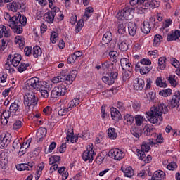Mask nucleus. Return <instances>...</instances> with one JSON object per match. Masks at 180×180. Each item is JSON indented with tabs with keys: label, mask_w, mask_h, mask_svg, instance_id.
Here are the masks:
<instances>
[{
	"label": "nucleus",
	"mask_w": 180,
	"mask_h": 180,
	"mask_svg": "<svg viewBox=\"0 0 180 180\" xmlns=\"http://www.w3.org/2000/svg\"><path fill=\"white\" fill-rule=\"evenodd\" d=\"M8 61H11V64L13 65V67H18L22 61V55L19 53H15L13 55L12 58V55H9L7 58Z\"/></svg>",
	"instance_id": "a211bd4d"
},
{
	"label": "nucleus",
	"mask_w": 180,
	"mask_h": 180,
	"mask_svg": "<svg viewBox=\"0 0 180 180\" xmlns=\"http://www.w3.org/2000/svg\"><path fill=\"white\" fill-rule=\"evenodd\" d=\"M7 8L11 12H18V11L25 12L26 4L23 2L13 1L12 3L7 4Z\"/></svg>",
	"instance_id": "423d86ee"
},
{
	"label": "nucleus",
	"mask_w": 180,
	"mask_h": 180,
	"mask_svg": "<svg viewBox=\"0 0 180 180\" xmlns=\"http://www.w3.org/2000/svg\"><path fill=\"white\" fill-rule=\"evenodd\" d=\"M66 141H70L74 144L75 143H77L78 141V136H74V128H72V126L68 125L66 129Z\"/></svg>",
	"instance_id": "f8f14e48"
},
{
	"label": "nucleus",
	"mask_w": 180,
	"mask_h": 180,
	"mask_svg": "<svg viewBox=\"0 0 180 180\" xmlns=\"http://www.w3.org/2000/svg\"><path fill=\"white\" fill-rule=\"evenodd\" d=\"M168 82L172 85V86L175 87L176 86V80L175 79V75H170L167 77Z\"/></svg>",
	"instance_id": "09e8293b"
},
{
	"label": "nucleus",
	"mask_w": 180,
	"mask_h": 180,
	"mask_svg": "<svg viewBox=\"0 0 180 180\" xmlns=\"http://www.w3.org/2000/svg\"><path fill=\"white\" fill-rule=\"evenodd\" d=\"M9 27L13 30L14 33H16V34L23 33V27L20 25V20H18V18L13 22V27L11 24L9 25Z\"/></svg>",
	"instance_id": "f3484780"
},
{
	"label": "nucleus",
	"mask_w": 180,
	"mask_h": 180,
	"mask_svg": "<svg viewBox=\"0 0 180 180\" xmlns=\"http://www.w3.org/2000/svg\"><path fill=\"white\" fill-rule=\"evenodd\" d=\"M180 101V92L176 91L174 95L172 96V99L169 101L168 105L169 109H174V108H178Z\"/></svg>",
	"instance_id": "dca6fc26"
},
{
	"label": "nucleus",
	"mask_w": 180,
	"mask_h": 180,
	"mask_svg": "<svg viewBox=\"0 0 180 180\" xmlns=\"http://www.w3.org/2000/svg\"><path fill=\"white\" fill-rule=\"evenodd\" d=\"M128 32L130 36H136V33H137V25H136L135 22H130L128 23Z\"/></svg>",
	"instance_id": "393cba45"
},
{
	"label": "nucleus",
	"mask_w": 180,
	"mask_h": 180,
	"mask_svg": "<svg viewBox=\"0 0 180 180\" xmlns=\"http://www.w3.org/2000/svg\"><path fill=\"white\" fill-rule=\"evenodd\" d=\"M141 30L145 34H148V33L151 32V25H150V22L144 21L141 27Z\"/></svg>",
	"instance_id": "cd10ccee"
},
{
	"label": "nucleus",
	"mask_w": 180,
	"mask_h": 180,
	"mask_svg": "<svg viewBox=\"0 0 180 180\" xmlns=\"http://www.w3.org/2000/svg\"><path fill=\"white\" fill-rule=\"evenodd\" d=\"M10 112L12 113H15V115L18 116V115H20L22 112L19 110V104L16 103V102L12 103L9 107Z\"/></svg>",
	"instance_id": "bb28decb"
},
{
	"label": "nucleus",
	"mask_w": 180,
	"mask_h": 180,
	"mask_svg": "<svg viewBox=\"0 0 180 180\" xmlns=\"http://www.w3.org/2000/svg\"><path fill=\"white\" fill-rule=\"evenodd\" d=\"M120 64L122 70H125V71H133L131 69V63H130V60L127 58H122L120 59Z\"/></svg>",
	"instance_id": "6ab92c4d"
},
{
	"label": "nucleus",
	"mask_w": 180,
	"mask_h": 180,
	"mask_svg": "<svg viewBox=\"0 0 180 180\" xmlns=\"http://www.w3.org/2000/svg\"><path fill=\"white\" fill-rule=\"evenodd\" d=\"M144 120H146V119L144 118V117L141 115L135 116V122H136V126H141L143 123H144Z\"/></svg>",
	"instance_id": "49530a36"
},
{
	"label": "nucleus",
	"mask_w": 180,
	"mask_h": 180,
	"mask_svg": "<svg viewBox=\"0 0 180 180\" xmlns=\"http://www.w3.org/2000/svg\"><path fill=\"white\" fill-rule=\"evenodd\" d=\"M122 15H124V18H125V20H130L131 19V9L129 7H125L122 11Z\"/></svg>",
	"instance_id": "7c9ffc66"
},
{
	"label": "nucleus",
	"mask_w": 180,
	"mask_h": 180,
	"mask_svg": "<svg viewBox=\"0 0 180 180\" xmlns=\"http://www.w3.org/2000/svg\"><path fill=\"white\" fill-rule=\"evenodd\" d=\"M41 54H43V52L41 51V48H40V46H37L33 48L32 56L34 57V58H39V57H41Z\"/></svg>",
	"instance_id": "2f4dec72"
},
{
	"label": "nucleus",
	"mask_w": 180,
	"mask_h": 180,
	"mask_svg": "<svg viewBox=\"0 0 180 180\" xmlns=\"http://www.w3.org/2000/svg\"><path fill=\"white\" fill-rule=\"evenodd\" d=\"M121 171L124 172L125 176H127V178H131V176L134 175V170H133V168H131V167H128L126 168L124 167H122Z\"/></svg>",
	"instance_id": "a878e982"
},
{
	"label": "nucleus",
	"mask_w": 180,
	"mask_h": 180,
	"mask_svg": "<svg viewBox=\"0 0 180 180\" xmlns=\"http://www.w3.org/2000/svg\"><path fill=\"white\" fill-rule=\"evenodd\" d=\"M118 47L121 51H127L129 50V43L127 40H124L119 44Z\"/></svg>",
	"instance_id": "e433bc0d"
},
{
	"label": "nucleus",
	"mask_w": 180,
	"mask_h": 180,
	"mask_svg": "<svg viewBox=\"0 0 180 180\" xmlns=\"http://www.w3.org/2000/svg\"><path fill=\"white\" fill-rule=\"evenodd\" d=\"M1 32L4 34V37H11V32H9V28H7L5 25H0Z\"/></svg>",
	"instance_id": "a18cd8bd"
},
{
	"label": "nucleus",
	"mask_w": 180,
	"mask_h": 180,
	"mask_svg": "<svg viewBox=\"0 0 180 180\" xmlns=\"http://www.w3.org/2000/svg\"><path fill=\"white\" fill-rule=\"evenodd\" d=\"M156 85L160 88H167V83L162 82L161 77H158L156 79Z\"/></svg>",
	"instance_id": "6e6d98bb"
},
{
	"label": "nucleus",
	"mask_w": 180,
	"mask_h": 180,
	"mask_svg": "<svg viewBox=\"0 0 180 180\" xmlns=\"http://www.w3.org/2000/svg\"><path fill=\"white\" fill-rule=\"evenodd\" d=\"M94 148L89 145L86 146V150H85L82 154V159L84 161H89V162H92L94 161Z\"/></svg>",
	"instance_id": "9d476101"
},
{
	"label": "nucleus",
	"mask_w": 180,
	"mask_h": 180,
	"mask_svg": "<svg viewBox=\"0 0 180 180\" xmlns=\"http://www.w3.org/2000/svg\"><path fill=\"white\" fill-rule=\"evenodd\" d=\"M130 74H131V71L129 72V70H125L124 72H122L121 77L122 84H124V82H126V81L130 78Z\"/></svg>",
	"instance_id": "79ce46f5"
},
{
	"label": "nucleus",
	"mask_w": 180,
	"mask_h": 180,
	"mask_svg": "<svg viewBox=\"0 0 180 180\" xmlns=\"http://www.w3.org/2000/svg\"><path fill=\"white\" fill-rule=\"evenodd\" d=\"M136 68H139L140 74L141 75H145L146 74H148L152 70L151 66L148 65H143V66H139L136 65Z\"/></svg>",
	"instance_id": "c85d7f7f"
},
{
	"label": "nucleus",
	"mask_w": 180,
	"mask_h": 180,
	"mask_svg": "<svg viewBox=\"0 0 180 180\" xmlns=\"http://www.w3.org/2000/svg\"><path fill=\"white\" fill-rule=\"evenodd\" d=\"M161 41H162V37L160 34L155 35L153 39L154 47H158V46H160V44H161Z\"/></svg>",
	"instance_id": "a19ab883"
},
{
	"label": "nucleus",
	"mask_w": 180,
	"mask_h": 180,
	"mask_svg": "<svg viewBox=\"0 0 180 180\" xmlns=\"http://www.w3.org/2000/svg\"><path fill=\"white\" fill-rule=\"evenodd\" d=\"M108 155L114 160H123L124 158V152L119 148L111 149L108 153Z\"/></svg>",
	"instance_id": "ddd939ff"
},
{
	"label": "nucleus",
	"mask_w": 180,
	"mask_h": 180,
	"mask_svg": "<svg viewBox=\"0 0 180 180\" xmlns=\"http://www.w3.org/2000/svg\"><path fill=\"white\" fill-rule=\"evenodd\" d=\"M180 37V31L176 30L174 32L169 34L167 35V40L168 41H175V40H178Z\"/></svg>",
	"instance_id": "5701e85b"
},
{
	"label": "nucleus",
	"mask_w": 180,
	"mask_h": 180,
	"mask_svg": "<svg viewBox=\"0 0 180 180\" xmlns=\"http://www.w3.org/2000/svg\"><path fill=\"white\" fill-rule=\"evenodd\" d=\"M143 130L144 134H146V136H153V134L155 136L156 134L155 128L153 127V126H150L149 124L145 125Z\"/></svg>",
	"instance_id": "b1692460"
},
{
	"label": "nucleus",
	"mask_w": 180,
	"mask_h": 180,
	"mask_svg": "<svg viewBox=\"0 0 180 180\" xmlns=\"http://www.w3.org/2000/svg\"><path fill=\"white\" fill-rule=\"evenodd\" d=\"M148 5L150 8H152V9H154V8H158V6H160V1H151L148 3Z\"/></svg>",
	"instance_id": "0e129e2a"
},
{
	"label": "nucleus",
	"mask_w": 180,
	"mask_h": 180,
	"mask_svg": "<svg viewBox=\"0 0 180 180\" xmlns=\"http://www.w3.org/2000/svg\"><path fill=\"white\" fill-rule=\"evenodd\" d=\"M118 56H119V53H117V51H110L109 53V56L110 57V58L113 59L114 63H116V58H117Z\"/></svg>",
	"instance_id": "69168bd1"
},
{
	"label": "nucleus",
	"mask_w": 180,
	"mask_h": 180,
	"mask_svg": "<svg viewBox=\"0 0 180 180\" xmlns=\"http://www.w3.org/2000/svg\"><path fill=\"white\" fill-rule=\"evenodd\" d=\"M37 98L34 94V91H27L24 96L25 106H30L31 109H34V106L37 105Z\"/></svg>",
	"instance_id": "39448f33"
},
{
	"label": "nucleus",
	"mask_w": 180,
	"mask_h": 180,
	"mask_svg": "<svg viewBox=\"0 0 180 180\" xmlns=\"http://www.w3.org/2000/svg\"><path fill=\"white\" fill-rule=\"evenodd\" d=\"M6 164H8V158L0 155V167L2 169H5L6 168Z\"/></svg>",
	"instance_id": "de8ad7c7"
},
{
	"label": "nucleus",
	"mask_w": 180,
	"mask_h": 180,
	"mask_svg": "<svg viewBox=\"0 0 180 180\" xmlns=\"http://www.w3.org/2000/svg\"><path fill=\"white\" fill-rule=\"evenodd\" d=\"M17 18H18L15 15L11 17V15H9V13H4V19L8 22L9 25H11L12 27H13V22H15Z\"/></svg>",
	"instance_id": "473e14b6"
},
{
	"label": "nucleus",
	"mask_w": 180,
	"mask_h": 180,
	"mask_svg": "<svg viewBox=\"0 0 180 180\" xmlns=\"http://www.w3.org/2000/svg\"><path fill=\"white\" fill-rule=\"evenodd\" d=\"M79 105V99L74 98L72 99L68 104V107L70 108V110L72 108H75V106H78Z\"/></svg>",
	"instance_id": "8fccbe9b"
},
{
	"label": "nucleus",
	"mask_w": 180,
	"mask_h": 180,
	"mask_svg": "<svg viewBox=\"0 0 180 180\" xmlns=\"http://www.w3.org/2000/svg\"><path fill=\"white\" fill-rule=\"evenodd\" d=\"M18 171H29V164L27 163H21L16 166Z\"/></svg>",
	"instance_id": "37998d69"
},
{
	"label": "nucleus",
	"mask_w": 180,
	"mask_h": 180,
	"mask_svg": "<svg viewBox=\"0 0 180 180\" xmlns=\"http://www.w3.org/2000/svg\"><path fill=\"white\" fill-rule=\"evenodd\" d=\"M167 58L165 57H160L158 59V65L160 70H165L167 67Z\"/></svg>",
	"instance_id": "c9c22d12"
},
{
	"label": "nucleus",
	"mask_w": 180,
	"mask_h": 180,
	"mask_svg": "<svg viewBox=\"0 0 180 180\" xmlns=\"http://www.w3.org/2000/svg\"><path fill=\"white\" fill-rule=\"evenodd\" d=\"M15 16L18 18V20H20V25L22 26H25L27 22V19L26 18V17L25 15H21L20 13H18L17 15H15Z\"/></svg>",
	"instance_id": "4c0bfd02"
},
{
	"label": "nucleus",
	"mask_w": 180,
	"mask_h": 180,
	"mask_svg": "<svg viewBox=\"0 0 180 180\" xmlns=\"http://www.w3.org/2000/svg\"><path fill=\"white\" fill-rule=\"evenodd\" d=\"M20 147H22V143H20L19 139H15V141L13 143V148H14V150L19 151Z\"/></svg>",
	"instance_id": "bf43d9fd"
},
{
	"label": "nucleus",
	"mask_w": 180,
	"mask_h": 180,
	"mask_svg": "<svg viewBox=\"0 0 180 180\" xmlns=\"http://www.w3.org/2000/svg\"><path fill=\"white\" fill-rule=\"evenodd\" d=\"M25 108L23 110L25 115H30V113H32V112H33V109L34 108H31L30 106L29 105H25Z\"/></svg>",
	"instance_id": "774afa93"
},
{
	"label": "nucleus",
	"mask_w": 180,
	"mask_h": 180,
	"mask_svg": "<svg viewBox=\"0 0 180 180\" xmlns=\"http://www.w3.org/2000/svg\"><path fill=\"white\" fill-rule=\"evenodd\" d=\"M23 126V122L21 120H15L13 125V130H19Z\"/></svg>",
	"instance_id": "864d4df0"
},
{
	"label": "nucleus",
	"mask_w": 180,
	"mask_h": 180,
	"mask_svg": "<svg viewBox=\"0 0 180 180\" xmlns=\"http://www.w3.org/2000/svg\"><path fill=\"white\" fill-rule=\"evenodd\" d=\"M82 27H84V19L79 20L77 22V23L76 25V27H75L76 33H79L81 32V29H82Z\"/></svg>",
	"instance_id": "5fc2aeb1"
},
{
	"label": "nucleus",
	"mask_w": 180,
	"mask_h": 180,
	"mask_svg": "<svg viewBox=\"0 0 180 180\" xmlns=\"http://www.w3.org/2000/svg\"><path fill=\"white\" fill-rule=\"evenodd\" d=\"M65 92H67V87L64 85H60L53 89L51 96L54 98H60V96H64Z\"/></svg>",
	"instance_id": "0eeeda50"
},
{
	"label": "nucleus",
	"mask_w": 180,
	"mask_h": 180,
	"mask_svg": "<svg viewBox=\"0 0 180 180\" xmlns=\"http://www.w3.org/2000/svg\"><path fill=\"white\" fill-rule=\"evenodd\" d=\"M67 70H63L60 72L59 75L53 77L52 79L53 84H58L59 82H65L67 85H71L72 82L77 78V75H78V71L77 70H72L69 74Z\"/></svg>",
	"instance_id": "f03ea898"
},
{
	"label": "nucleus",
	"mask_w": 180,
	"mask_h": 180,
	"mask_svg": "<svg viewBox=\"0 0 180 180\" xmlns=\"http://www.w3.org/2000/svg\"><path fill=\"white\" fill-rule=\"evenodd\" d=\"M70 110H71V108L69 107L62 108L58 110V115H59V116H65V115L68 113Z\"/></svg>",
	"instance_id": "603ef678"
},
{
	"label": "nucleus",
	"mask_w": 180,
	"mask_h": 180,
	"mask_svg": "<svg viewBox=\"0 0 180 180\" xmlns=\"http://www.w3.org/2000/svg\"><path fill=\"white\" fill-rule=\"evenodd\" d=\"M132 108L134 112H139V110H140V108H141V105L139 103L134 102L132 103Z\"/></svg>",
	"instance_id": "338daca9"
},
{
	"label": "nucleus",
	"mask_w": 180,
	"mask_h": 180,
	"mask_svg": "<svg viewBox=\"0 0 180 180\" xmlns=\"http://www.w3.org/2000/svg\"><path fill=\"white\" fill-rule=\"evenodd\" d=\"M112 41V33L110 32H107L104 34L102 40L101 41V49H106L109 50V44Z\"/></svg>",
	"instance_id": "9b49d317"
},
{
	"label": "nucleus",
	"mask_w": 180,
	"mask_h": 180,
	"mask_svg": "<svg viewBox=\"0 0 180 180\" xmlns=\"http://www.w3.org/2000/svg\"><path fill=\"white\" fill-rule=\"evenodd\" d=\"M57 37H58V34L57 32H53L51 34L50 40L53 44H56V41H57Z\"/></svg>",
	"instance_id": "e2e57ef3"
},
{
	"label": "nucleus",
	"mask_w": 180,
	"mask_h": 180,
	"mask_svg": "<svg viewBox=\"0 0 180 180\" xmlns=\"http://www.w3.org/2000/svg\"><path fill=\"white\" fill-rule=\"evenodd\" d=\"M93 13H94V8L87 7L86 8V11L83 15L82 19H84V20H88V18H91V16H92Z\"/></svg>",
	"instance_id": "72a5a7b5"
},
{
	"label": "nucleus",
	"mask_w": 180,
	"mask_h": 180,
	"mask_svg": "<svg viewBox=\"0 0 180 180\" xmlns=\"http://www.w3.org/2000/svg\"><path fill=\"white\" fill-rule=\"evenodd\" d=\"M131 133L134 137L139 139L141 136V130L137 127H133L131 129Z\"/></svg>",
	"instance_id": "ea45409f"
},
{
	"label": "nucleus",
	"mask_w": 180,
	"mask_h": 180,
	"mask_svg": "<svg viewBox=\"0 0 180 180\" xmlns=\"http://www.w3.org/2000/svg\"><path fill=\"white\" fill-rule=\"evenodd\" d=\"M151 146H155V140L154 138H151L148 140V141L143 142L141 150L136 149V152L137 153V155L141 160V161H143L144 158H146V153H148L150 150H151Z\"/></svg>",
	"instance_id": "7ed1b4c3"
},
{
	"label": "nucleus",
	"mask_w": 180,
	"mask_h": 180,
	"mask_svg": "<svg viewBox=\"0 0 180 180\" xmlns=\"http://www.w3.org/2000/svg\"><path fill=\"white\" fill-rule=\"evenodd\" d=\"M136 65H138V66H144V65L150 66V65H151V60L150 59L143 58V59L141 60Z\"/></svg>",
	"instance_id": "3c124183"
},
{
	"label": "nucleus",
	"mask_w": 180,
	"mask_h": 180,
	"mask_svg": "<svg viewBox=\"0 0 180 180\" xmlns=\"http://www.w3.org/2000/svg\"><path fill=\"white\" fill-rule=\"evenodd\" d=\"M110 112L111 113L112 119L115 122H119L120 119H122V114H120V112L119 110H117V108H111Z\"/></svg>",
	"instance_id": "412c9836"
},
{
	"label": "nucleus",
	"mask_w": 180,
	"mask_h": 180,
	"mask_svg": "<svg viewBox=\"0 0 180 180\" xmlns=\"http://www.w3.org/2000/svg\"><path fill=\"white\" fill-rule=\"evenodd\" d=\"M167 168L169 171H175L178 168V165H176V162H172L168 164Z\"/></svg>",
	"instance_id": "13d9d810"
},
{
	"label": "nucleus",
	"mask_w": 180,
	"mask_h": 180,
	"mask_svg": "<svg viewBox=\"0 0 180 180\" xmlns=\"http://www.w3.org/2000/svg\"><path fill=\"white\" fill-rule=\"evenodd\" d=\"M12 140V135L9 133H3L0 136V148H6Z\"/></svg>",
	"instance_id": "1a4fd4ad"
},
{
	"label": "nucleus",
	"mask_w": 180,
	"mask_h": 180,
	"mask_svg": "<svg viewBox=\"0 0 180 180\" xmlns=\"http://www.w3.org/2000/svg\"><path fill=\"white\" fill-rule=\"evenodd\" d=\"M47 135V129L44 127H40L36 134V139L38 141H42L43 139Z\"/></svg>",
	"instance_id": "4be33fe9"
},
{
	"label": "nucleus",
	"mask_w": 180,
	"mask_h": 180,
	"mask_svg": "<svg viewBox=\"0 0 180 180\" xmlns=\"http://www.w3.org/2000/svg\"><path fill=\"white\" fill-rule=\"evenodd\" d=\"M113 65H115L114 63L106 60L102 63L101 68L104 71H110L111 70H113Z\"/></svg>",
	"instance_id": "c756f323"
},
{
	"label": "nucleus",
	"mask_w": 180,
	"mask_h": 180,
	"mask_svg": "<svg viewBox=\"0 0 180 180\" xmlns=\"http://www.w3.org/2000/svg\"><path fill=\"white\" fill-rule=\"evenodd\" d=\"M108 136L110 140H115L117 137L116 129L115 128L110 127L108 131Z\"/></svg>",
	"instance_id": "f704fd0d"
},
{
	"label": "nucleus",
	"mask_w": 180,
	"mask_h": 180,
	"mask_svg": "<svg viewBox=\"0 0 180 180\" xmlns=\"http://www.w3.org/2000/svg\"><path fill=\"white\" fill-rule=\"evenodd\" d=\"M38 91L41 93V97L44 99L49 98L50 92V84L47 82H44L42 85L39 88Z\"/></svg>",
	"instance_id": "2eb2a0df"
},
{
	"label": "nucleus",
	"mask_w": 180,
	"mask_h": 180,
	"mask_svg": "<svg viewBox=\"0 0 180 180\" xmlns=\"http://www.w3.org/2000/svg\"><path fill=\"white\" fill-rule=\"evenodd\" d=\"M118 33L120 34H124L126 33V23L119 22Z\"/></svg>",
	"instance_id": "c03bdc74"
},
{
	"label": "nucleus",
	"mask_w": 180,
	"mask_h": 180,
	"mask_svg": "<svg viewBox=\"0 0 180 180\" xmlns=\"http://www.w3.org/2000/svg\"><path fill=\"white\" fill-rule=\"evenodd\" d=\"M119 73L117 72L112 71L110 72V75L108 76H104L102 78V81L104 82L107 85H113L115 84V79L117 78Z\"/></svg>",
	"instance_id": "4468645a"
},
{
	"label": "nucleus",
	"mask_w": 180,
	"mask_h": 180,
	"mask_svg": "<svg viewBox=\"0 0 180 180\" xmlns=\"http://www.w3.org/2000/svg\"><path fill=\"white\" fill-rule=\"evenodd\" d=\"M58 13H60V8L54 7L51 11L44 14L45 20H46L48 23H53V22H54V18H56V15Z\"/></svg>",
	"instance_id": "6e6552de"
},
{
	"label": "nucleus",
	"mask_w": 180,
	"mask_h": 180,
	"mask_svg": "<svg viewBox=\"0 0 180 180\" xmlns=\"http://www.w3.org/2000/svg\"><path fill=\"white\" fill-rule=\"evenodd\" d=\"M154 137L155 139H154L155 141V144H157V143H160V144H161V143L164 141V138L162 137V134L158 135L157 134H155Z\"/></svg>",
	"instance_id": "680f3d73"
},
{
	"label": "nucleus",
	"mask_w": 180,
	"mask_h": 180,
	"mask_svg": "<svg viewBox=\"0 0 180 180\" xmlns=\"http://www.w3.org/2000/svg\"><path fill=\"white\" fill-rule=\"evenodd\" d=\"M144 85H146V83L144 82L143 79L136 78L134 82V84H133L134 89V91H143V89L144 88Z\"/></svg>",
	"instance_id": "aec40b11"
},
{
	"label": "nucleus",
	"mask_w": 180,
	"mask_h": 180,
	"mask_svg": "<svg viewBox=\"0 0 180 180\" xmlns=\"http://www.w3.org/2000/svg\"><path fill=\"white\" fill-rule=\"evenodd\" d=\"M159 95H160L161 96H164V98L171 96V95H172V90L171 89H166L165 90H162L159 92Z\"/></svg>",
	"instance_id": "58836bf2"
},
{
	"label": "nucleus",
	"mask_w": 180,
	"mask_h": 180,
	"mask_svg": "<svg viewBox=\"0 0 180 180\" xmlns=\"http://www.w3.org/2000/svg\"><path fill=\"white\" fill-rule=\"evenodd\" d=\"M29 63H21L18 67V71L19 72H23V71H26L27 70V67H29Z\"/></svg>",
	"instance_id": "052dcab7"
},
{
	"label": "nucleus",
	"mask_w": 180,
	"mask_h": 180,
	"mask_svg": "<svg viewBox=\"0 0 180 180\" xmlns=\"http://www.w3.org/2000/svg\"><path fill=\"white\" fill-rule=\"evenodd\" d=\"M124 119L125 122H127V123H128V124H131V123H133V122H134V117H133V115H129V114H127L124 117Z\"/></svg>",
	"instance_id": "4d7b16f0"
},
{
	"label": "nucleus",
	"mask_w": 180,
	"mask_h": 180,
	"mask_svg": "<svg viewBox=\"0 0 180 180\" xmlns=\"http://www.w3.org/2000/svg\"><path fill=\"white\" fill-rule=\"evenodd\" d=\"M162 113H168V107L163 103H160L158 106L154 107L150 109V112L146 113V117L150 123L155 124L158 123V117L162 116Z\"/></svg>",
	"instance_id": "f257e3e1"
},
{
	"label": "nucleus",
	"mask_w": 180,
	"mask_h": 180,
	"mask_svg": "<svg viewBox=\"0 0 180 180\" xmlns=\"http://www.w3.org/2000/svg\"><path fill=\"white\" fill-rule=\"evenodd\" d=\"M44 82H40L37 77H32L25 82L24 88L28 92H34V91H38Z\"/></svg>",
	"instance_id": "20e7f679"
}]
</instances>
